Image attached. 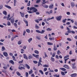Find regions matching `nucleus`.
I'll list each match as a JSON object with an SVG mask.
<instances>
[{
    "label": "nucleus",
    "mask_w": 77,
    "mask_h": 77,
    "mask_svg": "<svg viewBox=\"0 0 77 77\" xmlns=\"http://www.w3.org/2000/svg\"><path fill=\"white\" fill-rule=\"evenodd\" d=\"M36 32H37V33H40L41 34H42V33H44V32H45V30H42L41 31H40L39 30H36Z\"/></svg>",
    "instance_id": "nucleus-3"
},
{
    "label": "nucleus",
    "mask_w": 77,
    "mask_h": 77,
    "mask_svg": "<svg viewBox=\"0 0 77 77\" xmlns=\"http://www.w3.org/2000/svg\"><path fill=\"white\" fill-rule=\"evenodd\" d=\"M42 26H44L45 25V23L44 22H42Z\"/></svg>",
    "instance_id": "nucleus-59"
},
{
    "label": "nucleus",
    "mask_w": 77,
    "mask_h": 77,
    "mask_svg": "<svg viewBox=\"0 0 77 77\" xmlns=\"http://www.w3.org/2000/svg\"><path fill=\"white\" fill-rule=\"evenodd\" d=\"M28 12L29 14H33V11H28Z\"/></svg>",
    "instance_id": "nucleus-53"
},
{
    "label": "nucleus",
    "mask_w": 77,
    "mask_h": 77,
    "mask_svg": "<svg viewBox=\"0 0 77 77\" xmlns=\"http://www.w3.org/2000/svg\"><path fill=\"white\" fill-rule=\"evenodd\" d=\"M9 63H11V64H12V65H13L15 64V63H14V61L12 60H11L9 61Z\"/></svg>",
    "instance_id": "nucleus-5"
},
{
    "label": "nucleus",
    "mask_w": 77,
    "mask_h": 77,
    "mask_svg": "<svg viewBox=\"0 0 77 77\" xmlns=\"http://www.w3.org/2000/svg\"><path fill=\"white\" fill-rule=\"evenodd\" d=\"M59 74H58V75L57 74H55L54 75V77H59Z\"/></svg>",
    "instance_id": "nucleus-37"
},
{
    "label": "nucleus",
    "mask_w": 77,
    "mask_h": 77,
    "mask_svg": "<svg viewBox=\"0 0 77 77\" xmlns=\"http://www.w3.org/2000/svg\"><path fill=\"white\" fill-rule=\"evenodd\" d=\"M26 32L27 33H30V30L29 29H27L26 30Z\"/></svg>",
    "instance_id": "nucleus-46"
},
{
    "label": "nucleus",
    "mask_w": 77,
    "mask_h": 77,
    "mask_svg": "<svg viewBox=\"0 0 77 77\" xmlns=\"http://www.w3.org/2000/svg\"><path fill=\"white\" fill-rule=\"evenodd\" d=\"M32 57H33L32 56V55H31V54H29V57H28V59H32Z\"/></svg>",
    "instance_id": "nucleus-18"
},
{
    "label": "nucleus",
    "mask_w": 77,
    "mask_h": 77,
    "mask_svg": "<svg viewBox=\"0 0 77 77\" xmlns=\"http://www.w3.org/2000/svg\"><path fill=\"white\" fill-rule=\"evenodd\" d=\"M52 30L51 29H50V28H48L46 29L47 31H51Z\"/></svg>",
    "instance_id": "nucleus-47"
},
{
    "label": "nucleus",
    "mask_w": 77,
    "mask_h": 77,
    "mask_svg": "<svg viewBox=\"0 0 77 77\" xmlns=\"http://www.w3.org/2000/svg\"><path fill=\"white\" fill-rule=\"evenodd\" d=\"M27 68H28V69H30V66H29V65H28V64H25Z\"/></svg>",
    "instance_id": "nucleus-22"
},
{
    "label": "nucleus",
    "mask_w": 77,
    "mask_h": 77,
    "mask_svg": "<svg viewBox=\"0 0 77 77\" xmlns=\"http://www.w3.org/2000/svg\"><path fill=\"white\" fill-rule=\"evenodd\" d=\"M26 77H28L29 76V73H28V72H26Z\"/></svg>",
    "instance_id": "nucleus-42"
},
{
    "label": "nucleus",
    "mask_w": 77,
    "mask_h": 77,
    "mask_svg": "<svg viewBox=\"0 0 77 77\" xmlns=\"http://www.w3.org/2000/svg\"><path fill=\"white\" fill-rule=\"evenodd\" d=\"M70 5L72 8H73L75 6V4L74 2H71Z\"/></svg>",
    "instance_id": "nucleus-7"
},
{
    "label": "nucleus",
    "mask_w": 77,
    "mask_h": 77,
    "mask_svg": "<svg viewBox=\"0 0 77 77\" xmlns=\"http://www.w3.org/2000/svg\"><path fill=\"white\" fill-rule=\"evenodd\" d=\"M32 56H34V57H36V58H38L39 57V55H35V54H32Z\"/></svg>",
    "instance_id": "nucleus-10"
},
{
    "label": "nucleus",
    "mask_w": 77,
    "mask_h": 77,
    "mask_svg": "<svg viewBox=\"0 0 77 77\" xmlns=\"http://www.w3.org/2000/svg\"><path fill=\"white\" fill-rule=\"evenodd\" d=\"M57 53V54H58V55H59V54H60V53H61V52H60V51H59V50H58V51Z\"/></svg>",
    "instance_id": "nucleus-44"
},
{
    "label": "nucleus",
    "mask_w": 77,
    "mask_h": 77,
    "mask_svg": "<svg viewBox=\"0 0 77 77\" xmlns=\"http://www.w3.org/2000/svg\"><path fill=\"white\" fill-rule=\"evenodd\" d=\"M19 69H20V70H22V69H25V68H24V67H23V66H21L20 67V66H19L18 67Z\"/></svg>",
    "instance_id": "nucleus-11"
},
{
    "label": "nucleus",
    "mask_w": 77,
    "mask_h": 77,
    "mask_svg": "<svg viewBox=\"0 0 77 77\" xmlns=\"http://www.w3.org/2000/svg\"><path fill=\"white\" fill-rule=\"evenodd\" d=\"M63 67H64V68H66V69H69V66L68 65H66V64L64 65L63 66Z\"/></svg>",
    "instance_id": "nucleus-6"
},
{
    "label": "nucleus",
    "mask_w": 77,
    "mask_h": 77,
    "mask_svg": "<svg viewBox=\"0 0 77 77\" xmlns=\"http://www.w3.org/2000/svg\"><path fill=\"white\" fill-rule=\"evenodd\" d=\"M38 25L36 24L35 25V27L36 29H39V26H37Z\"/></svg>",
    "instance_id": "nucleus-34"
},
{
    "label": "nucleus",
    "mask_w": 77,
    "mask_h": 77,
    "mask_svg": "<svg viewBox=\"0 0 77 77\" xmlns=\"http://www.w3.org/2000/svg\"><path fill=\"white\" fill-rule=\"evenodd\" d=\"M67 40H68V41H72V40L71 39L69 38H67Z\"/></svg>",
    "instance_id": "nucleus-51"
},
{
    "label": "nucleus",
    "mask_w": 77,
    "mask_h": 77,
    "mask_svg": "<svg viewBox=\"0 0 77 77\" xmlns=\"http://www.w3.org/2000/svg\"><path fill=\"white\" fill-rule=\"evenodd\" d=\"M32 73H33V70L32 69L30 70V71H29V74L30 75L31 74H32Z\"/></svg>",
    "instance_id": "nucleus-26"
},
{
    "label": "nucleus",
    "mask_w": 77,
    "mask_h": 77,
    "mask_svg": "<svg viewBox=\"0 0 77 77\" xmlns=\"http://www.w3.org/2000/svg\"><path fill=\"white\" fill-rule=\"evenodd\" d=\"M17 44L19 45H20V44H21V42L20 41H19L17 43Z\"/></svg>",
    "instance_id": "nucleus-52"
},
{
    "label": "nucleus",
    "mask_w": 77,
    "mask_h": 77,
    "mask_svg": "<svg viewBox=\"0 0 77 77\" xmlns=\"http://www.w3.org/2000/svg\"><path fill=\"white\" fill-rule=\"evenodd\" d=\"M69 57V55H66L65 57H64V59H66V58H67Z\"/></svg>",
    "instance_id": "nucleus-50"
},
{
    "label": "nucleus",
    "mask_w": 77,
    "mask_h": 77,
    "mask_svg": "<svg viewBox=\"0 0 77 77\" xmlns=\"http://www.w3.org/2000/svg\"><path fill=\"white\" fill-rule=\"evenodd\" d=\"M54 7L53 5L51 4L49 6V8L50 9H53Z\"/></svg>",
    "instance_id": "nucleus-13"
},
{
    "label": "nucleus",
    "mask_w": 77,
    "mask_h": 77,
    "mask_svg": "<svg viewBox=\"0 0 77 77\" xmlns=\"http://www.w3.org/2000/svg\"><path fill=\"white\" fill-rule=\"evenodd\" d=\"M23 57L24 59H25L26 60H28V58H27V57L26 56V54H23Z\"/></svg>",
    "instance_id": "nucleus-15"
},
{
    "label": "nucleus",
    "mask_w": 77,
    "mask_h": 77,
    "mask_svg": "<svg viewBox=\"0 0 77 77\" xmlns=\"http://www.w3.org/2000/svg\"><path fill=\"white\" fill-rule=\"evenodd\" d=\"M46 71H47V68H44V71L45 72Z\"/></svg>",
    "instance_id": "nucleus-55"
},
{
    "label": "nucleus",
    "mask_w": 77,
    "mask_h": 77,
    "mask_svg": "<svg viewBox=\"0 0 77 77\" xmlns=\"http://www.w3.org/2000/svg\"><path fill=\"white\" fill-rule=\"evenodd\" d=\"M75 59H72L71 60L72 62H75Z\"/></svg>",
    "instance_id": "nucleus-58"
},
{
    "label": "nucleus",
    "mask_w": 77,
    "mask_h": 77,
    "mask_svg": "<svg viewBox=\"0 0 77 77\" xmlns=\"http://www.w3.org/2000/svg\"><path fill=\"white\" fill-rule=\"evenodd\" d=\"M5 7L8 9H11V7L10 6L8 5H5Z\"/></svg>",
    "instance_id": "nucleus-16"
},
{
    "label": "nucleus",
    "mask_w": 77,
    "mask_h": 77,
    "mask_svg": "<svg viewBox=\"0 0 77 77\" xmlns=\"http://www.w3.org/2000/svg\"><path fill=\"white\" fill-rule=\"evenodd\" d=\"M6 50V49H5V48L4 47V46H2V51H4V50Z\"/></svg>",
    "instance_id": "nucleus-28"
},
{
    "label": "nucleus",
    "mask_w": 77,
    "mask_h": 77,
    "mask_svg": "<svg viewBox=\"0 0 77 77\" xmlns=\"http://www.w3.org/2000/svg\"><path fill=\"white\" fill-rule=\"evenodd\" d=\"M60 69H61V70H62L63 71H65L66 70V69L63 68H60Z\"/></svg>",
    "instance_id": "nucleus-19"
},
{
    "label": "nucleus",
    "mask_w": 77,
    "mask_h": 77,
    "mask_svg": "<svg viewBox=\"0 0 77 77\" xmlns=\"http://www.w3.org/2000/svg\"><path fill=\"white\" fill-rule=\"evenodd\" d=\"M8 26H11V22L9 21H8L7 23Z\"/></svg>",
    "instance_id": "nucleus-45"
},
{
    "label": "nucleus",
    "mask_w": 77,
    "mask_h": 77,
    "mask_svg": "<svg viewBox=\"0 0 77 77\" xmlns=\"http://www.w3.org/2000/svg\"><path fill=\"white\" fill-rule=\"evenodd\" d=\"M62 16L60 15L58 17H56V20H58V21H60V20L62 19Z\"/></svg>",
    "instance_id": "nucleus-4"
},
{
    "label": "nucleus",
    "mask_w": 77,
    "mask_h": 77,
    "mask_svg": "<svg viewBox=\"0 0 77 77\" xmlns=\"http://www.w3.org/2000/svg\"><path fill=\"white\" fill-rule=\"evenodd\" d=\"M41 63H39L38 62V66H39L40 65H41V66H42V64Z\"/></svg>",
    "instance_id": "nucleus-38"
},
{
    "label": "nucleus",
    "mask_w": 77,
    "mask_h": 77,
    "mask_svg": "<svg viewBox=\"0 0 77 77\" xmlns=\"http://www.w3.org/2000/svg\"><path fill=\"white\" fill-rule=\"evenodd\" d=\"M51 60L52 62H54V58H53V57H51Z\"/></svg>",
    "instance_id": "nucleus-41"
},
{
    "label": "nucleus",
    "mask_w": 77,
    "mask_h": 77,
    "mask_svg": "<svg viewBox=\"0 0 77 77\" xmlns=\"http://www.w3.org/2000/svg\"><path fill=\"white\" fill-rule=\"evenodd\" d=\"M21 53L22 54H23V53L24 51V50H23V49H22L21 50Z\"/></svg>",
    "instance_id": "nucleus-39"
},
{
    "label": "nucleus",
    "mask_w": 77,
    "mask_h": 77,
    "mask_svg": "<svg viewBox=\"0 0 77 77\" xmlns=\"http://www.w3.org/2000/svg\"><path fill=\"white\" fill-rule=\"evenodd\" d=\"M3 14L5 15H7V12L5 11H4L3 12Z\"/></svg>",
    "instance_id": "nucleus-24"
},
{
    "label": "nucleus",
    "mask_w": 77,
    "mask_h": 77,
    "mask_svg": "<svg viewBox=\"0 0 77 77\" xmlns=\"http://www.w3.org/2000/svg\"><path fill=\"white\" fill-rule=\"evenodd\" d=\"M32 10L33 11V12H38V9L35 8V7H31L30 8V11H31Z\"/></svg>",
    "instance_id": "nucleus-2"
},
{
    "label": "nucleus",
    "mask_w": 77,
    "mask_h": 77,
    "mask_svg": "<svg viewBox=\"0 0 77 77\" xmlns=\"http://www.w3.org/2000/svg\"><path fill=\"white\" fill-rule=\"evenodd\" d=\"M77 76L76 73H73L71 75V77H75Z\"/></svg>",
    "instance_id": "nucleus-12"
},
{
    "label": "nucleus",
    "mask_w": 77,
    "mask_h": 77,
    "mask_svg": "<svg viewBox=\"0 0 77 77\" xmlns=\"http://www.w3.org/2000/svg\"><path fill=\"white\" fill-rule=\"evenodd\" d=\"M14 27H15V28H18V26H17V24L16 23H14Z\"/></svg>",
    "instance_id": "nucleus-27"
},
{
    "label": "nucleus",
    "mask_w": 77,
    "mask_h": 77,
    "mask_svg": "<svg viewBox=\"0 0 77 77\" xmlns=\"http://www.w3.org/2000/svg\"><path fill=\"white\" fill-rule=\"evenodd\" d=\"M61 74L62 75H65V74L64 72H61Z\"/></svg>",
    "instance_id": "nucleus-54"
},
{
    "label": "nucleus",
    "mask_w": 77,
    "mask_h": 77,
    "mask_svg": "<svg viewBox=\"0 0 77 77\" xmlns=\"http://www.w3.org/2000/svg\"><path fill=\"white\" fill-rule=\"evenodd\" d=\"M74 24L75 25V26H77V22L75 21Z\"/></svg>",
    "instance_id": "nucleus-64"
},
{
    "label": "nucleus",
    "mask_w": 77,
    "mask_h": 77,
    "mask_svg": "<svg viewBox=\"0 0 77 77\" xmlns=\"http://www.w3.org/2000/svg\"><path fill=\"white\" fill-rule=\"evenodd\" d=\"M32 41V38H30L28 40V41L29 42V43H30V42H31V41Z\"/></svg>",
    "instance_id": "nucleus-30"
},
{
    "label": "nucleus",
    "mask_w": 77,
    "mask_h": 77,
    "mask_svg": "<svg viewBox=\"0 0 77 77\" xmlns=\"http://www.w3.org/2000/svg\"><path fill=\"white\" fill-rule=\"evenodd\" d=\"M41 60H42V58H41V57H40L38 62H39L40 63H41V62H42V61Z\"/></svg>",
    "instance_id": "nucleus-40"
},
{
    "label": "nucleus",
    "mask_w": 77,
    "mask_h": 77,
    "mask_svg": "<svg viewBox=\"0 0 77 77\" xmlns=\"http://www.w3.org/2000/svg\"><path fill=\"white\" fill-rule=\"evenodd\" d=\"M28 14H26L25 16L26 18H28Z\"/></svg>",
    "instance_id": "nucleus-61"
},
{
    "label": "nucleus",
    "mask_w": 77,
    "mask_h": 77,
    "mask_svg": "<svg viewBox=\"0 0 77 77\" xmlns=\"http://www.w3.org/2000/svg\"><path fill=\"white\" fill-rule=\"evenodd\" d=\"M49 66V65H48L45 64L43 65V67H44V68H45V67H48Z\"/></svg>",
    "instance_id": "nucleus-23"
},
{
    "label": "nucleus",
    "mask_w": 77,
    "mask_h": 77,
    "mask_svg": "<svg viewBox=\"0 0 77 77\" xmlns=\"http://www.w3.org/2000/svg\"><path fill=\"white\" fill-rule=\"evenodd\" d=\"M66 14H67V15H70V12H67L66 13Z\"/></svg>",
    "instance_id": "nucleus-62"
},
{
    "label": "nucleus",
    "mask_w": 77,
    "mask_h": 77,
    "mask_svg": "<svg viewBox=\"0 0 77 77\" xmlns=\"http://www.w3.org/2000/svg\"><path fill=\"white\" fill-rule=\"evenodd\" d=\"M71 33H72V34H75V32L73 31H71Z\"/></svg>",
    "instance_id": "nucleus-60"
},
{
    "label": "nucleus",
    "mask_w": 77,
    "mask_h": 77,
    "mask_svg": "<svg viewBox=\"0 0 77 77\" xmlns=\"http://www.w3.org/2000/svg\"><path fill=\"white\" fill-rule=\"evenodd\" d=\"M41 2V0H37L36 1V3H39Z\"/></svg>",
    "instance_id": "nucleus-49"
},
{
    "label": "nucleus",
    "mask_w": 77,
    "mask_h": 77,
    "mask_svg": "<svg viewBox=\"0 0 77 77\" xmlns=\"http://www.w3.org/2000/svg\"><path fill=\"white\" fill-rule=\"evenodd\" d=\"M57 47L55 46H54V51H56V50H57Z\"/></svg>",
    "instance_id": "nucleus-35"
},
{
    "label": "nucleus",
    "mask_w": 77,
    "mask_h": 77,
    "mask_svg": "<svg viewBox=\"0 0 77 77\" xmlns=\"http://www.w3.org/2000/svg\"><path fill=\"white\" fill-rule=\"evenodd\" d=\"M23 62V60L19 62V63H22Z\"/></svg>",
    "instance_id": "nucleus-57"
},
{
    "label": "nucleus",
    "mask_w": 77,
    "mask_h": 77,
    "mask_svg": "<svg viewBox=\"0 0 77 77\" xmlns=\"http://www.w3.org/2000/svg\"><path fill=\"white\" fill-rule=\"evenodd\" d=\"M16 74L17 75H19V76H20V75H21V74H20L19 72H16Z\"/></svg>",
    "instance_id": "nucleus-36"
},
{
    "label": "nucleus",
    "mask_w": 77,
    "mask_h": 77,
    "mask_svg": "<svg viewBox=\"0 0 77 77\" xmlns=\"http://www.w3.org/2000/svg\"><path fill=\"white\" fill-rule=\"evenodd\" d=\"M42 1H43V2H42V6L44 8H48V5H44V4L46 3H48V2L47 1H45V0H42Z\"/></svg>",
    "instance_id": "nucleus-1"
},
{
    "label": "nucleus",
    "mask_w": 77,
    "mask_h": 77,
    "mask_svg": "<svg viewBox=\"0 0 77 77\" xmlns=\"http://www.w3.org/2000/svg\"><path fill=\"white\" fill-rule=\"evenodd\" d=\"M39 72H40V73H41V74H42V75H43V74H44V72H43V71H42V70H39Z\"/></svg>",
    "instance_id": "nucleus-31"
},
{
    "label": "nucleus",
    "mask_w": 77,
    "mask_h": 77,
    "mask_svg": "<svg viewBox=\"0 0 77 77\" xmlns=\"http://www.w3.org/2000/svg\"><path fill=\"white\" fill-rule=\"evenodd\" d=\"M67 20V19H65L64 20H62V22L63 23H66V21Z\"/></svg>",
    "instance_id": "nucleus-25"
},
{
    "label": "nucleus",
    "mask_w": 77,
    "mask_h": 77,
    "mask_svg": "<svg viewBox=\"0 0 77 77\" xmlns=\"http://www.w3.org/2000/svg\"><path fill=\"white\" fill-rule=\"evenodd\" d=\"M72 27H73V29H77V27H76V26H73Z\"/></svg>",
    "instance_id": "nucleus-56"
},
{
    "label": "nucleus",
    "mask_w": 77,
    "mask_h": 77,
    "mask_svg": "<svg viewBox=\"0 0 77 77\" xmlns=\"http://www.w3.org/2000/svg\"><path fill=\"white\" fill-rule=\"evenodd\" d=\"M75 63H74V64H72V68L73 69H75L76 68V66H75Z\"/></svg>",
    "instance_id": "nucleus-8"
},
{
    "label": "nucleus",
    "mask_w": 77,
    "mask_h": 77,
    "mask_svg": "<svg viewBox=\"0 0 77 77\" xmlns=\"http://www.w3.org/2000/svg\"><path fill=\"white\" fill-rule=\"evenodd\" d=\"M23 21L25 22L26 23V26H28V22L27 20H26V19H23Z\"/></svg>",
    "instance_id": "nucleus-9"
},
{
    "label": "nucleus",
    "mask_w": 77,
    "mask_h": 77,
    "mask_svg": "<svg viewBox=\"0 0 77 77\" xmlns=\"http://www.w3.org/2000/svg\"><path fill=\"white\" fill-rule=\"evenodd\" d=\"M54 71L55 72H58V69H55L54 70Z\"/></svg>",
    "instance_id": "nucleus-63"
},
{
    "label": "nucleus",
    "mask_w": 77,
    "mask_h": 77,
    "mask_svg": "<svg viewBox=\"0 0 77 77\" xmlns=\"http://www.w3.org/2000/svg\"><path fill=\"white\" fill-rule=\"evenodd\" d=\"M11 23H14V21H15V20H14V18L11 19Z\"/></svg>",
    "instance_id": "nucleus-20"
},
{
    "label": "nucleus",
    "mask_w": 77,
    "mask_h": 77,
    "mask_svg": "<svg viewBox=\"0 0 77 77\" xmlns=\"http://www.w3.org/2000/svg\"><path fill=\"white\" fill-rule=\"evenodd\" d=\"M12 57L13 58V60L14 61H17V60L15 59V57L14 56H12Z\"/></svg>",
    "instance_id": "nucleus-29"
},
{
    "label": "nucleus",
    "mask_w": 77,
    "mask_h": 77,
    "mask_svg": "<svg viewBox=\"0 0 77 77\" xmlns=\"http://www.w3.org/2000/svg\"><path fill=\"white\" fill-rule=\"evenodd\" d=\"M20 14L21 17H22L23 18L24 17V13H21V12H20Z\"/></svg>",
    "instance_id": "nucleus-17"
},
{
    "label": "nucleus",
    "mask_w": 77,
    "mask_h": 77,
    "mask_svg": "<svg viewBox=\"0 0 77 77\" xmlns=\"http://www.w3.org/2000/svg\"><path fill=\"white\" fill-rule=\"evenodd\" d=\"M35 53H36V54H39V51L37 50H35L34 51Z\"/></svg>",
    "instance_id": "nucleus-33"
},
{
    "label": "nucleus",
    "mask_w": 77,
    "mask_h": 77,
    "mask_svg": "<svg viewBox=\"0 0 77 77\" xmlns=\"http://www.w3.org/2000/svg\"><path fill=\"white\" fill-rule=\"evenodd\" d=\"M33 62L34 63H35V64L38 63V61H33Z\"/></svg>",
    "instance_id": "nucleus-48"
},
{
    "label": "nucleus",
    "mask_w": 77,
    "mask_h": 77,
    "mask_svg": "<svg viewBox=\"0 0 77 77\" xmlns=\"http://www.w3.org/2000/svg\"><path fill=\"white\" fill-rule=\"evenodd\" d=\"M3 55L4 56H5V57H8V53H7V52H4Z\"/></svg>",
    "instance_id": "nucleus-14"
},
{
    "label": "nucleus",
    "mask_w": 77,
    "mask_h": 77,
    "mask_svg": "<svg viewBox=\"0 0 77 77\" xmlns=\"http://www.w3.org/2000/svg\"><path fill=\"white\" fill-rule=\"evenodd\" d=\"M53 45V43H50V42H48V45Z\"/></svg>",
    "instance_id": "nucleus-32"
},
{
    "label": "nucleus",
    "mask_w": 77,
    "mask_h": 77,
    "mask_svg": "<svg viewBox=\"0 0 77 77\" xmlns=\"http://www.w3.org/2000/svg\"><path fill=\"white\" fill-rule=\"evenodd\" d=\"M56 55V53H54L53 54L52 57H55V56Z\"/></svg>",
    "instance_id": "nucleus-43"
},
{
    "label": "nucleus",
    "mask_w": 77,
    "mask_h": 77,
    "mask_svg": "<svg viewBox=\"0 0 77 77\" xmlns=\"http://www.w3.org/2000/svg\"><path fill=\"white\" fill-rule=\"evenodd\" d=\"M67 29L68 30V31H67L68 33H71V31H70L69 28L68 27H67Z\"/></svg>",
    "instance_id": "nucleus-21"
}]
</instances>
